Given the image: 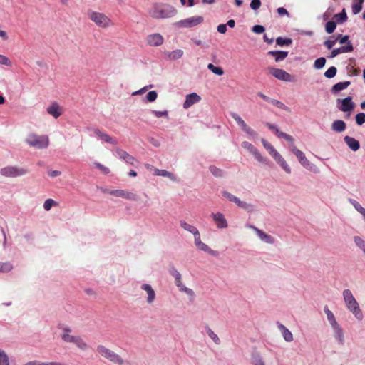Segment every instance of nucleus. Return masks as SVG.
<instances>
[{
    "label": "nucleus",
    "instance_id": "a19ab883",
    "mask_svg": "<svg viewBox=\"0 0 365 365\" xmlns=\"http://www.w3.org/2000/svg\"><path fill=\"white\" fill-rule=\"evenodd\" d=\"M324 313L326 314L327 319L330 326L334 325L338 323L334 314L327 307H324Z\"/></svg>",
    "mask_w": 365,
    "mask_h": 365
},
{
    "label": "nucleus",
    "instance_id": "f257e3e1",
    "mask_svg": "<svg viewBox=\"0 0 365 365\" xmlns=\"http://www.w3.org/2000/svg\"><path fill=\"white\" fill-rule=\"evenodd\" d=\"M342 297L346 309L354 315L359 322L364 319V314L360 309L359 304L350 289H344L342 292Z\"/></svg>",
    "mask_w": 365,
    "mask_h": 365
},
{
    "label": "nucleus",
    "instance_id": "c03bdc74",
    "mask_svg": "<svg viewBox=\"0 0 365 365\" xmlns=\"http://www.w3.org/2000/svg\"><path fill=\"white\" fill-rule=\"evenodd\" d=\"M0 365H11L7 353L0 349Z\"/></svg>",
    "mask_w": 365,
    "mask_h": 365
},
{
    "label": "nucleus",
    "instance_id": "0eeeda50",
    "mask_svg": "<svg viewBox=\"0 0 365 365\" xmlns=\"http://www.w3.org/2000/svg\"><path fill=\"white\" fill-rule=\"evenodd\" d=\"M96 351L102 357L117 365H124L125 364V361L120 355L103 345L97 346Z\"/></svg>",
    "mask_w": 365,
    "mask_h": 365
},
{
    "label": "nucleus",
    "instance_id": "b1692460",
    "mask_svg": "<svg viewBox=\"0 0 365 365\" xmlns=\"http://www.w3.org/2000/svg\"><path fill=\"white\" fill-rule=\"evenodd\" d=\"M194 242L197 250L207 252L212 256H215L217 255L216 251L212 250L207 245L202 242L200 235L194 238Z\"/></svg>",
    "mask_w": 365,
    "mask_h": 365
},
{
    "label": "nucleus",
    "instance_id": "5701e85b",
    "mask_svg": "<svg viewBox=\"0 0 365 365\" xmlns=\"http://www.w3.org/2000/svg\"><path fill=\"white\" fill-rule=\"evenodd\" d=\"M78 336L79 335L73 334L71 329L68 327L62 329L61 337L65 343L73 344Z\"/></svg>",
    "mask_w": 365,
    "mask_h": 365
},
{
    "label": "nucleus",
    "instance_id": "423d86ee",
    "mask_svg": "<svg viewBox=\"0 0 365 365\" xmlns=\"http://www.w3.org/2000/svg\"><path fill=\"white\" fill-rule=\"evenodd\" d=\"M261 141L264 148L269 152V155L274 158L276 163L285 173L290 174L292 172L291 168L281 154L265 139L262 138Z\"/></svg>",
    "mask_w": 365,
    "mask_h": 365
},
{
    "label": "nucleus",
    "instance_id": "e2e57ef3",
    "mask_svg": "<svg viewBox=\"0 0 365 365\" xmlns=\"http://www.w3.org/2000/svg\"><path fill=\"white\" fill-rule=\"evenodd\" d=\"M356 123L359 125H361L365 123V113H360L356 115Z\"/></svg>",
    "mask_w": 365,
    "mask_h": 365
},
{
    "label": "nucleus",
    "instance_id": "1a4fd4ad",
    "mask_svg": "<svg viewBox=\"0 0 365 365\" xmlns=\"http://www.w3.org/2000/svg\"><path fill=\"white\" fill-rule=\"evenodd\" d=\"M222 195L227 200L235 203L238 207L243 209L247 212H251L255 210L252 204L241 200L239 197L227 191H222Z\"/></svg>",
    "mask_w": 365,
    "mask_h": 365
},
{
    "label": "nucleus",
    "instance_id": "cd10ccee",
    "mask_svg": "<svg viewBox=\"0 0 365 365\" xmlns=\"http://www.w3.org/2000/svg\"><path fill=\"white\" fill-rule=\"evenodd\" d=\"M277 325L282 333L284 340L287 342H292L294 340L292 333L280 322H277Z\"/></svg>",
    "mask_w": 365,
    "mask_h": 365
},
{
    "label": "nucleus",
    "instance_id": "bb28decb",
    "mask_svg": "<svg viewBox=\"0 0 365 365\" xmlns=\"http://www.w3.org/2000/svg\"><path fill=\"white\" fill-rule=\"evenodd\" d=\"M184 51L182 49H175L172 51H165L164 56L168 61H177L182 58Z\"/></svg>",
    "mask_w": 365,
    "mask_h": 365
},
{
    "label": "nucleus",
    "instance_id": "a878e982",
    "mask_svg": "<svg viewBox=\"0 0 365 365\" xmlns=\"http://www.w3.org/2000/svg\"><path fill=\"white\" fill-rule=\"evenodd\" d=\"M200 100V96L196 93L188 94L185 97V101L183 103V108L185 109H187L195 103H198Z\"/></svg>",
    "mask_w": 365,
    "mask_h": 365
},
{
    "label": "nucleus",
    "instance_id": "37998d69",
    "mask_svg": "<svg viewBox=\"0 0 365 365\" xmlns=\"http://www.w3.org/2000/svg\"><path fill=\"white\" fill-rule=\"evenodd\" d=\"M350 203L353 205L356 210H357L364 218L365 220V208L363 207L359 202L355 200H349Z\"/></svg>",
    "mask_w": 365,
    "mask_h": 365
},
{
    "label": "nucleus",
    "instance_id": "5fc2aeb1",
    "mask_svg": "<svg viewBox=\"0 0 365 365\" xmlns=\"http://www.w3.org/2000/svg\"><path fill=\"white\" fill-rule=\"evenodd\" d=\"M24 365H61L60 363L58 362H39L38 361H30L25 363Z\"/></svg>",
    "mask_w": 365,
    "mask_h": 365
},
{
    "label": "nucleus",
    "instance_id": "2eb2a0df",
    "mask_svg": "<svg viewBox=\"0 0 365 365\" xmlns=\"http://www.w3.org/2000/svg\"><path fill=\"white\" fill-rule=\"evenodd\" d=\"M269 71L276 78L285 81L292 82L293 81L292 76L283 69L277 68H269Z\"/></svg>",
    "mask_w": 365,
    "mask_h": 365
},
{
    "label": "nucleus",
    "instance_id": "4c0bfd02",
    "mask_svg": "<svg viewBox=\"0 0 365 365\" xmlns=\"http://www.w3.org/2000/svg\"><path fill=\"white\" fill-rule=\"evenodd\" d=\"M350 81L339 82L334 85L331 88V93L334 94L339 93L341 91L346 89L349 85Z\"/></svg>",
    "mask_w": 365,
    "mask_h": 365
},
{
    "label": "nucleus",
    "instance_id": "13d9d810",
    "mask_svg": "<svg viewBox=\"0 0 365 365\" xmlns=\"http://www.w3.org/2000/svg\"><path fill=\"white\" fill-rule=\"evenodd\" d=\"M364 0H359L358 2H356L352 6V12L354 14H359L362 9V4Z\"/></svg>",
    "mask_w": 365,
    "mask_h": 365
},
{
    "label": "nucleus",
    "instance_id": "6e6d98bb",
    "mask_svg": "<svg viewBox=\"0 0 365 365\" xmlns=\"http://www.w3.org/2000/svg\"><path fill=\"white\" fill-rule=\"evenodd\" d=\"M336 68L335 66H331L325 71L324 76L327 78H332L336 76Z\"/></svg>",
    "mask_w": 365,
    "mask_h": 365
},
{
    "label": "nucleus",
    "instance_id": "a18cd8bd",
    "mask_svg": "<svg viewBox=\"0 0 365 365\" xmlns=\"http://www.w3.org/2000/svg\"><path fill=\"white\" fill-rule=\"evenodd\" d=\"M336 23L342 24L347 20V16L345 9H344L341 12L336 14L334 16Z\"/></svg>",
    "mask_w": 365,
    "mask_h": 365
},
{
    "label": "nucleus",
    "instance_id": "aec40b11",
    "mask_svg": "<svg viewBox=\"0 0 365 365\" xmlns=\"http://www.w3.org/2000/svg\"><path fill=\"white\" fill-rule=\"evenodd\" d=\"M93 134L96 136V138L98 140H101L102 142L110 143L112 145L118 144V141L115 138H113L106 133L103 132L98 128L93 129Z\"/></svg>",
    "mask_w": 365,
    "mask_h": 365
},
{
    "label": "nucleus",
    "instance_id": "4be33fe9",
    "mask_svg": "<svg viewBox=\"0 0 365 365\" xmlns=\"http://www.w3.org/2000/svg\"><path fill=\"white\" fill-rule=\"evenodd\" d=\"M147 43L150 46L158 47L163 44L164 38L158 33L150 34L146 38Z\"/></svg>",
    "mask_w": 365,
    "mask_h": 365
},
{
    "label": "nucleus",
    "instance_id": "a211bd4d",
    "mask_svg": "<svg viewBox=\"0 0 365 365\" xmlns=\"http://www.w3.org/2000/svg\"><path fill=\"white\" fill-rule=\"evenodd\" d=\"M110 193L113 196L122 197L130 201H137L139 198L137 194L125 190H114Z\"/></svg>",
    "mask_w": 365,
    "mask_h": 365
},
{
    "label": "nucleus",
    "instance_id": "c9c22d12",
    "mask_svg": "<svg viewBox=\"0 0 365 365\" xmlns=\"http://www.w3.org/2000/svg\"><path fill=\"white\" fill-rule=\"evenodd\" d=\"M346 128V125L342 120H336L331 123L332 130L336 133H341L344 131Z\"/></svg>",
    "mask_w": 365,
    "mask_h": 365
},
{
    "label": "nucleus",
    "instance_id": "774afa93",
    "mask_svg": "<svg viewBox=\"0 0 365 365\" xmlns=\"http://www.w3.org/2000/svg\"><path fill=\"white\" fill-rule=\"evenodd\" d=\"M333 8H329L323 14L322 18L324 21L328 20L334 12Z\"/></svg>",
    "mask_w": 365,
    "mask_h": 365
},
{
    "label": "nucleus",
    "instance_id": "7ed1b4c3",
    "mask_svg": "<svg viewBox=\"0 0 365 365\" xmlns=\"http://www.w3.org/2000/svg\"><path fill=\"white\" fill-rule=\"evenodd\" d=\"M148 14L153 19H167L175 16L177 10L170 5L155 3L150 8Z\"/></svg>",
    "mask_w": 365,
    "mask_h": 365
},
{
    "label": "nucleus",
    "instance_id": "58836bf2",
    "mask_svg": "<svg viewBox=\"0 0 365 365\" xmlns=\"http://www.w3.org/2000/svg\"><path fill=\"white\" fill-rule=\"evenodd\" d=\"M250 360L252 365H266L265 361L259 353L253 354Z\"/></svg>",
    "mask_w": 365,
    "mask_h": 365
},
{
    "label": "nucleus",
    "instance_id": "864d4df0",
    "mask_svg": "<svg viewBox=\"0 0 365 365\" xmlns=\"http://www.w3.org/2000/svg\"><path fill=\"white\" fill-rule=\"evenodd\" d=\"M151 113L156 117V118H165L166 119H168V111L167 110H151Z\"/></svg>",
    "mask_w": 365,
    "mask_h": 365
},
{
    "label": "nucleus",
    "instance_id": "c85d7f7f",
    "mask_svg": "<svg viewBox=\"0 0 365 365\" xmlns=\"http://www.w3.org/2000/svg\"><path fill=\"white\" fill-rule=\"evenodd\" d=\"M353 49H354V48H353V46H352L351 41H348L347 45L334 49L331 51L329 57L332 58L336 57L337 55H339L340 53L351 52L353 51Z\"/></svg>",
    "mask_w": 365,
    "mask_h": 365
},
{
    "label": "nucleus",
    "instance_id": "ea45409f",
    "mask_svg": "<svg viewBox=\"0 0 365 365\" xmlns=\"http://www.w3.org/2000/svg\"><path fill=\"white\" fill-rule=\"evenodd\" d=\"M170 273L174 277L175 284L177 287L183 284L182 275L175 268H172L170 271Z\"/></svg>",
    "mask_w": 365,
    "mask_h": 365
},
{
    "label": "nucleus",
    "instance_id": "6ab92c4d",
    "mask_svg": "<svg viewBox=\"0 0 365 365\" xmlns=\"http://www.w3.org/2000/svg\"><path fill=\"white\" fill-rule=\"evenodd\" d=\"M141 289L146 293V303L148 304H153L156 299V293L152 286L149 284L144 283L140 287Z\"/></svg>",
    "mask_w": 365,
    "mask_h": 365
},
{
    "label": "nucleus",
    "instance_id": "ddd939ff",
    "mask_svg": "<svg viewBox=\"0 0 365 365\" xmlns=\"http://www.w3.org/2000/svg\"><path fill=\"white\" fill-rule=\"evenodd\" d=\"M336 106L341 111L348 113V115H350L355 105L352 101V98L351 96H348L344 99H338L336 101Z\"/></svg>",
    "mask_w": 365,
    "mask_h": 365
},
{
    "label": "nucleus",
    "instance_id": "4d7b16f0",
    "mask_svg": "<svg viewBox=\"0 0 365 365\" xmlns=\"http://www.w3.org/2000/svg\"><path fill=\"white\" fill-rule=\"evenodd\" d=\"M158 98V93L155 91H151L148 93L145 97V101L147 102H154Z\"/></svg>",
    "mask_w": 365,
    "mask_h": 365
},
{
    "label": "nucleus",
    "instance_id": "338daca9",
    "mask_svg": "<svg viewBox=\"0 0 365 365\" xmlns=\"http://www.w3.org/2000/svg\"><path fill=\"white\" fill-rule=\"evenodd\" d=\"M252 30L254 33L255 34H262L265 29L263 26H261V25H255L252 28Z\"/></svg>",
    "mask_w": 365,
    "mask_h": 365
},
{
    "label": "nucleus",
    "instance_id": "20e7f679",
    "mask_svg": "<svg viewBox=\"0 0 365 365\" xmlns=\"http://www.w3.org/2000/svg\"><path fill=\"white\" fill-rule=\"evenodd\" d=\"M25 142L29 146L38 150L46 149L50 144L47 135H38L35 133H29L25 138Z\"/></svg>",
    "mask_w": 365,
    "mask_h": 365
},
{
    "label": "nucleus",
    "instance_id": "6e6552de",
    "mask_svg": "<svg viewBox=\"0 0 365 365\" xmlns=\"http://www.w3.org/2000/svg\"><path fill=\"white\" fill-rule=\"evenodd\" d=\"M28 172L27 168L16 165H8L0 169V174L5 178H16L24 175Z\"/></svg>",
    "mask_w": 365,
    "mask_h": 365
},
{
    "label": "nucleus",
    "instance_id": "0e129e2a",
    "mask_svg": "<svg viewBox=\"0 0 365 365\" xmlns=\"http://www.w3.org/2000/svg\"><path fill=\"white\" fill-rule=\"evenodd\" d=\"M261 4H262V3H261L260 0H251L250 6L252 10L257 11L259 9V7L261 6Z\"/></svg>",
    "mask_w": 365,
    "mask_h": 365
},
{
    "label": "nucleus",
    "instance_id": "7c9ffc66",
    "mask_svg": "<svg viewBox=\"0 0 365 365\" xmlns=\"http://www.w3.org/2000/svg\"><path fill=\"white\" fill-rule=\"evenodd\" d=\"M178 289L180 292L186 294L190 302H193L195 301L196 296L194 290L191 288L186 287L184 283L178 286Z\"/></svg>",
    "mask_w": 365,
    "mask_h": 365
},
{
    "label": "nucleus",
    "instance_id": "72a5a7b5",
    "mask_svg": "<svg viewBox=\"0 0 365 365\" xmlns=\"http://www.w3.org/2000/svg\"><path fill=\"white\" fill-rule=\"evenodd\" d=\"M154 175L168 178L173 182L178 181L176 175L166 170L154 169Z\"/></svg>",
    "mask_w": 365,
    "mask_h": 365
},
{
    "label": "nucleus",
    "instance_id": "412c9836",
    "mask_svg": "<svg viewBox=\"0 0 365 365\" xmlns=\"http://www.w3.org/2000/svg\"><path fill=\"white\" fill-rule=\"evenodd\" d=\"M331 327L333 330L334 336L336 340L337 344L341 346L344 345L345 343L344 331L341 326L337 323L331 326Z\"/></svg>",
    "mask_w": 365,
    "mask_h": 365
},
{
    "label": "nucleus",
    "instance_id": "9d476101",
    "mask_svg": "<svg viewBox=\"0 0 365 365\" xmlns=\"http://www.w3.org/2000/svg\"><path fill=\"white\" fill-rule=\"evenodd\" d=\"M231 116L250 139L257 138L258 135L257 132L249 126L237 113H231Z\"/></svg>",
    "mask_w": 365,
    "mask_h": 365
},
{
    "label": "nucleus",
    "instance_id": "393cba45",
    "mask_svg": "<svg viewBox=\"0 0 365 365\" xmlns=\"http://www.w3.org/2000/svg\"><path fill=\"white\" fill-rule=\"evenodd\" d=\"M115 153L119 158L123 160L128 164L133 165L137 162L136 159L133 156L130 155L126 151L120 148H117L115 150Z\"/></svg>",
    "mask_w": 365,
    "mask_h": 365
},
{
    "label": "nucleus",
    "instance_id": "4468645a",
    "mask_svg": "<svg viewBox=\"0 0 365 365\" xmlns=\"http://www.w3.org/2000/svg\"><path fill=\"white\" fill-rule=\"evenodd\" d=\"M242 147L249 151L255 158L259 163H266L267 159L262 156L259 151L254 147L250 143L244 141L241 144Z\"/></svg>",
    "mask_w": 365,
    "mask_h": 365
},
{
    "label": "nucleus",
    "instance_id": "2f4dec72",
    "mask_svg": "<svg viewBox=\"0 0 365 365\" xmlns=\"http://www.w3.org/2000/svg\"><path fill=\"white\" fill-rule=\"evenodd\" d=\"M180 225L183 230L192 234L194 235V238L200 235V232L195 226L187 223L185 220H181L180 222Z\"/></svg>",
    "mask_w": 365,
    "mask_h": 365
},
{
    "label": "nucleus",
    "instance_id": "052dcab7",
    "mask_svg": "<svg viewBox=\"0 0 365 365\" xmlns=\"http://www.w3.org/2000/svg\"><path fill=\"white\" fill-rule=\"evenodd\" d=\"M336 24L334 21H328L325 25V30L327 33L331 34L334 31Z\"/></svg>",
    "mask_w": 365,
    "mask_h": 365
},
{
    "label": "nucleus",
    "instance_id": "603ef678",
    "mask_svg": "<svg viewBox=\"0 0 365 365\" xmlns=\"http://www.w3.org/2000/svg\"><path fill=\"white\" fill-rule=\"evenodd\" d=\"M57 205H58L57 202H56L53 199L49 198V199H47L45 200V202L43 203V208L45 210L49 211L52 208V207L57 206Z\"/></svg>",
    "mask_w": 365,
    "mask_h": 365
},
{
    "label": "nucleus",
    "instance_id": "dca6fc26",
    "mask_svg": "<svg viewBox=\"0 0 365 365\" xmlns=\"http://www.w3.org/2000/svg\"><path fill=\"white\" fill-rule=\"evenodd\" d=\"M46 112L48 115L57 119L63 115V108L58 103L53 101L47 106Z\"/></svg>",
    "mask_w": 365,
    "mask_h": 365
},
{
    "label": "nucleus",
    "instance_id": "79ce46f5",
    "mask_svg": "<svg viewBox=\"0 0 365 365\" xmlns=\"http://www.w3.org/2000/svg\"><path fill=\"white\" fill-rule=\"evenodd\" d=\"M354 242L356 246L365 255V240L359 236L354 237Z\"/></svg>",
    "mask_w": 365,
    "mask_h": 365
},
{
    "label": "nucleus",
    "instance_id": "f03ea898",
    "mask_svg": "<svg viewBox=\"0 0 365 365\" xmlns=\"http://www.w3.org/2000/svg\"><path fill=\"white\" fill-rule=\"evenodd\" d=\"M87 16L96 26L100 29H106L114 25L113 20L103 12L88 9Z\"/></svg>",
    "mask_w": 365,
    "mask_h": 365
},
{
    "label": "nucleus",
    "instance_id": "49530a36",
    "mask_svg": "<svg viewBox=\"0 0 365 365\" xmlns=\"http://www.w3.org/2000/svg\"><path fill=\"white\" fill-rule=\"evenodd\" d=\"M207 68L217 76H221L224 74V71L221 67L215 66L212 63H209Z\"/></svg>",
    "mask_w": 365,
    "mask_h": 365
},
{
    "label": "nucleus",
    "instance_id": "473e14b6",
    "mask_svg": "<svg viewBox=\"0 0 365 365\" xmlns=\"http://www.w3.org/2000/svg\"><path fill=\"white\" fill-rule=\"evenodd\" d=\"M73 344L81 351H86L90 349L88 343L81 336L77 337Z\"/></svg>",
    "mask_w": 365,
    "mask_h": 365
},
{
    "label": "nucleus",
    "instance_id": "69168bd1",
    "mask_svg": "<svg viewBox=\"0 0 365 365\" xmlns=\"http://www.w3.org/2000/svg\"><path fill=\"white\" fill-rule=\"evenodd\" d=\"M269 102H270L272 105H274V106H277V108H281V109H286V108H287V107H286V106H285L283 103H282L281 101H278V100H276V99H272V98H270Z\"/></svg>",
    "mask_w": 365,
    "mask_h": 365
},
{
    "label": "nucleus",
    "instance_id": "39448f33",
    "mask_svg": "<svg viewBox=\"0 0 365 365\" xmlns=\"http://www.w3.org/2000/svg\"><path fill=\"white\" fill-rule=\"evenodd\" d=\"M289 149L291 152L296 155L299 163L302 166H303L305 169L314 173H319V170L317 165L312 163L306 157L305 154L299 150L294 143V138H292V141L289 142Z\"/></svg>",
    "mask_w": 365,
    "mask_h": 365
},
{
    "label": "nucleus",
    "instance_id": "9b49d317",
    "mask_svg": "<svg viewBox=\"0 0 365 365\" xmlns=\"http://www.w3.org/2000/svg\"><path fill=\"white\" fill-rule=\"evenodd\" d=\"M203 21L202 16H195L177 21L174 25L178 28H192L202 24Z\"/></svg>",
    "mask_w": 365,
    "mask_h": 365
},
{
    "label": "nucleus",
    "instance_id": "f704fd0d",
    "mask_svg": "<svg viewBox=\"0 0 365 365\" xmlns=\"http://www.w3.org/2000/svg\"><path fill=\"white\" fill-rule=\"evenodd\" d=\"M344 141L346 143V145H348V147L350 149H351L353 151H356L360 148L359 141L352 137L345 136Z\"/></svg>",
    "mask_w": 365,
    "mask_h": 365
},
{
    "label": "nucleus",
    "instance_id": "09e8293b",
    "mask_svg": "<svg viewBox=\"0 0 365 365\" xmlns=\"http://www.w3.org/2000/svg\"><path fill=\"white\" fill-rule=\"evenodd\" d=\"M13 269V265L9 262H0V272L8 273Z\"/></svg>",
    "mask_w": 365,
    "mask_h": 365
},
{
    "label": "nucleus",
    "instance_id": "de8ad7c7",
    "mask_svg": "<svg viewBox=\"0 0 365 365\" xmlns=\"http://www.w3.org/2000/svg\"><path fill=\"white\" fill-rule=\"evenodd\" d=\"M206 331L208 336L213 341V342L215 344L219 345L220 344V339L218 336L210 327H207Z\"/></svg>",
    "mask_w": 365,
    "mask_h": 365
},
{
    "label": "nucleus",
    "instance_id": "bf43d9fd",
    "mask_svg": "<svg viewBox=\"0 0 365 365\" xmlns=\"http://www.w3.org/2000/svg\"><path fill=\"white\" fill-rule=\"evenodd\" d=\"M326 63V59L324 57H321L315 60L314 63V67L316 69H321L322 68Z\"/></svg>",
    "mask_w": 365,
    "mask_h": 365
},
{
    "label": "nucleus",
    "instance_id": "3c124183",
    "mask_svg": "<svg viewBox=\"0 0 365 365\" xmlns=\"http://www.w3.org/2000/svg\"><path fill=\"white\" fill-rule=\"evenodd\" d=\"M276 43L279 46H289L292 44V41L291 38H284L282 37H278L276 39Z\"/></svg>",
    "mask_w": 365,
    "mask_h": 365
},
{
    "label": "nucleus",
    "instance_id": "680f3d73",
    "mask_svg": "<svg viewBox=\"0 0 365 365\" xmlns=\"http://www.w3.org/2000/svg\"><path fill=\"white\" fill-rule=\"evenodd\" d=\"M0 65L10 67L12 66V62L7 56L0 54Z\"/></svg>",
    "mask_w": 365,
    "mask_h": 365
},
{
    "label": "nucleus",
    "instance_id": "c756f323",
    "mask_svg": "<svg viewBox=\"0 0 365 365\" xmlns=\"http://www.w3.org/2000/svg\"><path fill=\"white\" fill-rule=\"evenodd\" d=\"M265 125L271 130L274 131L279 138H284L288 142L292 141L293 138L291 135H289L284 132L280 131L277 125H275L274 124H271L269 123H265Z\"/></svg>",
    "mask_w": 365,
    "mask_h": 365
},
{
    "label": "nucleus",
    "instance_id": "8fccbe9b",
    "mask_svg": "<svg viewBox=\"0 0 365 365\" xmlns=\"http://www.w3.org/2000/svg\"><path fill=\"white\" fill-rule=\"evenodd\" d=\"M209 170L215 177L220 178L223 175V171L215 165L209 166Z\"/></svg>",
    "mask_w": 365,
    "mask_h": 365
},
{
    "label": "nucleus",
    "instance_id": "f3484780",
    "mask_svg": "<svg viewBox=\"0 0 365 365\" xmlns=\"http://www.w3.org/2000/svg\"><path fill=\"white\" fill-rule=\"evenodd\" d=\"M247 227L252 229L255 232L258 237L264 242L269 245H272L275 242L274 238L270 235L267 234L263 230L257 228V227L252 225H247Z\"/></svg>",
    "mask_w": 365,
    "mask_h": 365
},
{
    "label": "nucleus",
    "instance_id": "f8f14e48",
    "mask_svg": "<svg viewBox=\"0 0 365 365\" xmlns=\"http://www.w3.org/2000/svg\"><path fill=\"white\" fill-rule=\"evenodd\" d=\"M210 217L217 229L224 230L228 227V221L222 212H211Z\"/></svg>",
    "mask_w": 365,
    "mask_h": 365
},
{
    "label": "nucleus",
    "instance_id": "e433bc0d",
    "mask_svg": "<svg viewBox=\"0 0 365 365\" xmlns=\"http://www.w3.org/2000/svg\"><path fill=\"white\" fill-rule=\"evenodd\" d=\"M268 55L272 56L274 57L275 61L279 62L284 59H285L288 56L287 51H269Z\"/></svg>",
    "mask_w": 365,
    "mask_h": 365
}]
</instances>
